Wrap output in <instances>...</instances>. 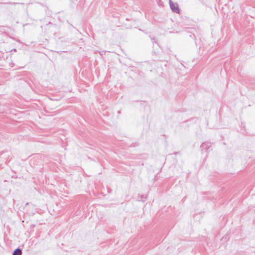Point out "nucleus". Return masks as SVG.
I'll return each mask as SVG.
<instances>
[{
	"label": "nucleus",
	"instance_id": "obj_1",
	"mask_svg": "<svg viewBox=\"0 0 255 255\" xmlns=\"http://www.w3.org/2000/svg\"><path fill=\"white\" fill-rule=\"evenodd\" d=\"M169 0V4H170V8L171 9H172V10L174 12H176V13H179V8L178 7V4L177 3H174V2H173L171 0Z\"/></svg>",
	"mask_w": 255,
	"mask_h": 255
},
{
	"label": "nucleus",
	"instance_id": "obj_2",
	"mask_svg": "<svg viewBox=\"0 0 255 255\" xmlns=\"http://www.w3.org/2000/svg\"><path fill=\"white\" fill-rule=\"evenodd\" d=\"M22 254L21 250L16 249L13 253V255H21Z\"/></svg>",
	"mask_w": 255,
	"mask_h": 255
}]
</instances>
